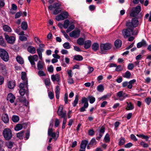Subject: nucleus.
I'll use <instances>...</instances> for the list:
<instances>
[{
  "instance_id": "obj_14",
  "label": "nucleus",
  "mask_w": 151,
  "mask_h": 151,
  "mask_svg": "<svg viewBox=\"0 0 151 151\" xmlns=\"http://www.w3.org/2000/svg\"><path fill=\"white\" fill-rule=\"evenodd\" d=\"M2 120L5 123H7L9 122V116L7 114H3L1 116Z\"/></svg>"
},
{
  "instance_id": "obj_9",
  "label": "nucleus",
  "mask_w": 151,
  "mask_h": 151,
  "mask_svg": "<svg viewBox=\"0 0 151 151\" xmlns=\"http://www.w3.org/2000/svg\"><path fill=\"white\" fill-rule=\"evenodd\" d=\"M116 96L118 98V99L122 101L126 97H128V95L124 93L122 91H119L116 93Z\"/></svg>"
},
{
  "instance_id": "obj_48",
  "label": "nucleus",
  "mask_w": 151,
  "mask_h": 151,
  "mask_svg": "<svg viewBox=\"0 0 151 151\" xmlns=\"http://www.w3.org/2000/svg\"><path fill=\"white\" fill-rule=\"evenodd\" d=\"M115 70L117 71H120L122 70L123 69V67L121 65H117L116 67Z\"/></svg>"
},
{
  "instance_id": "obj_34",
  "label": "nucleus",
  "mask_w": 151,
  "mask_h": 151,
  "mask_svg": "<svg viewBox=\"0 0 151 151\" xmlns=\"http://www.w3.org/2000/svg\"><path fill=\"white\" fill-rule=\"evenodd\" d=\"M84 39L82 38H79L77 41V43L81 45H82L84 44Z\"/></svg>"
},
{
  "instance_id": "obj_46",
  "label": "nucleus",
  "mask_w": 151,
  "mask_h": 151,
  "mask_svg": "<svg viewBox=\"0 0 151 151\" xmlns=\"http://www.w3.org/2000/svg\"><path fill=\"white\" fill-rule=\"evenodd\" d=\"M104 139L106 142H108L110 141V138L109 134H106L104 137Z\"/></svg>"
},
{
  "instance_id": "obj_12",
  "label": "nucleus",
  "mask_w": 151,
  "mask_h": 151,
  "mask_svg": "<svg viewBox=\"0 0 151 151\" xmlns=\"http://www.w3.org/2000/svg\"><path fill=\"white\" fill-rule=\"evenodd\" d=\"M57 113L58 115L59 116H61V117H64L66 116V111H63V107L60 106L58 110Z\"/></svg>"
},
{
  "instance_id": "obj_59",
  "label": "nucleus",
  "mask_w": 151,
  "mask_h": 151,
  "mask_svg": "<svg viewBox=\"0 0 151 151\" xmlns=\"http://www.w3.org/2000/svg\"><path fill=\"white\" fill-rule=\"evenodd\" d=\"M0 69L4 71H6V67L5 65L3 64H0Z\"/></svg>"
},
{
  "instance_id": "obj_56",
  "label": "nucleus",
  "mask_w": 151,
  "mask_h": 151,
  "mask_svg": "<svg viewBox=\"0 0 151 151\" xmlns=\"http://www.w3.org/2000/svg\"><path fill=\"white\" fill-rule=\"evenodd\" d=\"M6 146L9 148L11 149L13 147V143L12 142H9L6 143Z\"/></svg>"
},
{
  "instance_id": "obj_58",
  "label": "nucleus",
  "mask_w": 151,
  "mask_h": 151,
  "mask_svg": "<svg viewBox=\"0 0 151 151\" xmlns=\"http://www.w3.org/2000/svg\"><path fill=\"white\" fill-rule=\"evenodd\" d=\"M22 14V12L21 11L17 12L15 15V18L16 19L19 18Z\"/></svg>"
},
{
  "instance_id": "obj_19",
  "label": "nucleus",
  "mask_w": 151,
  "mask_h": 151,
  "mask_svg": "<svg viewBox=\"0 0 151 151\" xmlns=\"http://www.w3.org/2000/svg\"><path fill=\"white\" fill-rule=\"evenodd\" d=\"M3 29L4 31L8 32H10L12 31L10 27L7 25H4L3 26Z\"/></svg>"
},
{
  "instance_id": "obj_4",
  "label": "nucleus",
  "mask_w": 151,
  "mask_h": 151,
  "mask_svg": "<svg viewBox=\"0 0 151 151\" xmlns=\"http://www.w3.org/2000/svg\"><path fill=\"white\" fill-rule=\"evenodd\" d=\"M0 57L5 62H7L9 60V55L7 52L5 50L0 48Z\"/></svg>"
},
{
  "instance_id": "obj_31",
  "label": "nucleus",
  "mask_w": 151,
  "mask_h": 151,
  "mask_svg": "<svg viewBox=\"0 0 151 151\" xmlns=\"http://www.w3.org/2000/svg\"><path fill=\"white\" fill-rule=\"evenodd\" d=\"M12 121L14 122H18L19 120V117L18 116L13 115L12 118Z\"/></svg>"
},
{
  "instance_id": "obj_13",
  "label": "nucleus",
  "mask_w": 151,
  "mask_h": 151,
  "mask_svg": "<svg viewBox=\"0 0 151 151\" xmlns=\"http://www.w3.org/2000/svg\"><path fill=\"white\" fill-rule=\"evenodd\" d=\"M15 99V97L11 93L8 94L7 98V100L9 101L11 103L14 102Z\"/></svg>"
},
{
  "instance_id": "obj_45",
  "label": "nucleus",
  "mask_w": 151,
  "mask_h": 151,
  "mask_svg": "<svg viewBox=\"0 0 151 151\" xmlns=\"http://www.w3.org/2000/svg\"><path fill=\"white\" fill-rule=\"evenodd\" d=\"M56 19L58 21L60 20H64V18H63V17L62 16V14H59L56 17Z\"/></svg>"
},
{
  "instance_id": "obj_16",
  "label": "nucleus",
  "mask_w": 151,
  "mask_h": 151,
  "mask_svg": "<svg viewBox=\"0 0 151 151\" xmlns=\"http://www.w3.org/2000/svg\"><path fill=\"white\" fill-rule=\"evenodd\" d=\"M51 77L53 81H56L57 82H59L60 80V77L58 74H56L55 75H51Z\"/></svg>"
},
{
  "instance_id": "obj_43",
  "label": "nucleus",
  "mask_w": 151,
  "mask_h": 151,
  "mask_svg": "<svg viewBox=\"0 0 151 151\" xmlns=\"http://www.w3.org/2000/svg\"><path fill=\"white\" fill-rule=\"evenodd\" d=\"M60 14L62 15V16L63 17V18H64V19L68 18L69 16L68 13L66 11L63 12Z\"/></svg>"
},
{
  "instance_id": "obj_22",
  "label": "nucleus",
  "mask_w": 151,
  "mask_h": 151,
  "mask_svg": "<svg viewBox=\"0 0 151 151\" xmlns=\"http://www.w3.org/2000/svg\"><path fill=\"white\" fill-rule=\"evenodd\" d=\"M136 81L135 79L130 81L128 82V85L127 86V88L131 89L132 87V85L135 83Z\"/></svg>"
},
{
  "instance_id": "obj_57",
  "label": "nucleus",
  "mask_w": 151,
  "mask_h": 151,
  "mask_svg": "<svg viewBox=\"0 0 151 151\" xmlns=\"http://www.w3.org/2000/svg\"><path fill=\"white\" fill-rule=\"evenodd\" d=\"M56 9L54 11L53 14L54 15H56L58 14L59 13L61 12V10L60 9V8H55Z\"/></svg>"
},
{
  "instance_id": "obj_44",
  "label": "nucleus",
  "mask_w": 151,
  "mask_h": 151,
  "mask_svg": "<svg viewBox=\"0 0 151 151\" xmlns=\"http://www.w3.org/2000/svg\"><path fill=\"white\" fill-rule=\"evenodd\" d=\"M38 74L40 76H46V74L42 70H39Z\"/></svg>"
},
{
  "instance_id": "obj_27",
  "label": "nucleus",
  "mask_w": 151,
  "mask_h": 151,
  "mask_svg": "<svg viewBox=\"0 0 151 151\" xmlns=\"http://www.w3.org/2000/svg\"><path fill=\"white\" fill-rule=\"evenodd\" d=\"M43 63L40 61H39L37 64V69L39 70H42L44 68V66L43 65Z\"/></svg>"
},
{
  "instance_id": "obj_25",
  "label": "nucleus",
  "mask_w": 151,
  "mask_h": 151,
  "mask_svg": "<svg viewBox=\"0 0 151 151\" xmlns=\"http://www.w3.org/2000/svg\"><path fill=\"white\" fill-rule=\"evenodd\" d=\"M122 76L124 78L129 79L131 76V73L129 71L127 70L124 73L122 74Z\"/></svg>"
},
{
  "instance_id": "obj_62",
  "label": "nucleus",
  "mask_w": 151,
  "mask_h": 151,
  "mask_svg": "<svg viewBox=\"0 0 151 151\" xmlns=\"http://www.w3.org/2000/svg\"><path fill=\"white\" fill-rule=\"evenodd\" d=\"M60 124V122L58 119H56L55 120V126L56 127H58Z\"/></svg>"
},
{
  "instance_id": "obj_42",
  "label": "nucleus",
  "mask_w": 151,
  "mask_h": 151,
  "mask_svg": "<svg viewBox=\"0 0 151 151\" xmlns=\"http://www.w3.org/2000/svg\"><path fill=\"white\" fill-rule=\"evenodd\" d=\"M63 46L65 48L67 49H69L70 48V43L68 42L65 43L63 44Z\"/></svg>"
},
{
  "instance_id": "obj_35",
  "label": "nucleus",
  "mask_w": 151,
  "mask_h": 151,
  "mask_svg": "<svg viewBox=\"0 0 151 151\" xmlns=\"http://www.w3.org/2000/svg\"><path fill=\"white\" fill-rule=\"evenodd\" d=\"M78 95H76L75 96V99L73 103V105L74 107L76 106L78 103Z\"/></svg>"
},
{
  "instance_id": "obj_37",
  "label": "nucleus",
  "mask_w": 151,
  "mask_h": 151,
  "mask_svg": "<svg viewBox=\"0 0 151 151\" xmlns=\"http://www.w3.org/2000/svg\"><path fill=\"white\" fill-rule=\"evenodd\" d=\"M69 21L68 19L65 20L63 25V27L65 29L67 28L69 24Z\"/></svg>"
},
{
  "instance_id": "obj_47",
  "label": "nucleus",
  "mask_w": 151,
  "mask_h": 151,
  "mask_svg": "<svg viewBox=\"0 0 151 151\" xmlns=\"http://www.w3.org/2000/svg\"><path fill=\"white\" fill-rule=\"evenodd\" d=\"M48 95L49 98L50 99H52L54 97V94L53 92H49L48 93Z\"/></svg>"
},
{
  "instance_id": "obj_64",
  "label": "nucleus",
  "mask_w": 151,
  "mask_h": 151,
  "mask_svg": "<svg viewBox=\"0 0 151 151\" xmlns=\"http://www.w3.org/2000/svg\"><path fill=\"white\" fill-rule=\"evenodd\" d=\"M94 131L93 129H89L88 131V133L89 135L92 136L94 134Z\"/></svg>"
},
{
  "instance_id": "obj_53",
  "label": "nucleus",
  "mask_w": 151,
  "mask_h": 151,
  "mask_svg": "<svg viewBox=\"0 0 151 151\" xmlns=\"http://www.w3.org/2000/svg\"><path fill=\"white\" fill-rule=\"evenodd\" d=\"M53 8H60L61 6V4L59 3H55L54 4Z\"/></svg>"
},
{
  "instance_id": "obj_20",
  "label": "nucleus",
  "mask_w": 151,
  "mask_h": 151,
  "mask_svg": "<svg viewBox=\"0 0 151 151\" xmlns=\"http://www.w3.org/2000/svg\"><path fill=\"white\" fill-rule=\"evenodd\" d=\"M84 44V48L86 49H88L91 45V42L90 40H87L85 41Z\"/></svg>"
},
{
  "instance_id": "obj_28",
  "label": "nucleus",
  "mask_w": 151,
  "mask_h": 151,
  "mask_svg": "<svg viewBox=\"0 0 151 151\" xmlns=\"http://www.w3.org/2000/svg\"><path fill=\"white\" fill-rule=\"evenodd\" d=\"M28 27V25L27 23L25 22H22L21 25V28L23 30H26Z\"/></svg>"
},
{
  "instance_id": "obj_17",
  "label": "nucleus",
  "mask_w": 151,
  "mask_h": 151,
  "mask_svg": "<svg viewBox=\"0 0 151 151\" xmlns=\"http://www.w3.org/2000/svg\"><path fill=\"white\" fill-rule=\"evenodd\" d=\"M27 50L29 52L32 54H35L36 52L35 48L32 46H29L27 48Z\"/></svg>"
},
{
  "instance_id": "obj_29",
  "label": "nucleus",
  "mask_w": 151,
  "mask_h": 151,
  "mask_svg": "<svg viewBox=\"0 0 151 151\" xmlns=\"http://www.w3.org/2000/svg\"><path fill=\"white\" fill-rule=\"evenodd\" d=\"M24 133V131H22L17 134V137L20 139H22L23 138V135Z\"/></svg>"
},
{
  "instance_id": "obj_55",
  "label": "nucleus",
  "mask_w": 151,
  "mask_h": 151,
  "mask_svg": "<svg viewBox=\"0 0 151 151\" xmlns=\"http://www.w3.org/2000/svg\"><path fill=\"white\" fill-rule=\"evenodd\" d=\"M20 40L22 41H26L27 40V37L23 36H20L19 37Z\"/></svg>"
},
{
  "instance_id": "obj_54",
  "label": "nucleus",
  "mask_w": 151,
  "mask_h": 151,
  "mask_svg": "<svg viewBox=\"0 0 151 151\" xmlns=\"http://www.w3.org/2000/svg\"><path fill=\"white\" fill-rule=\"evenodd\" d=\"M134 67V65L132 63H129L128 66L127 68L129 70H132Z\"/></svg>"
},
{
  "instance_id": "obj_10",
  "label": "nucleus",
  "mask_w": 151,
  "mask_h": 151,
  "mask_svg": "<svg viewBox=\"0 0 151 151\" xmlns=\"http://www.w3.org/2000/svg\"><path fill=\"white\" fill-rule=\"evenodd\" d=\"M141 10L140 6H136L134 10L131 12L130 16L132 17H135L139 14Z\"/></svg>"
},
{
  "instance_id": "obj_61",
  "label": "nucleus",
  "mask_w": 151,
  "mask_h": 151,
  "mask_svg": "<svg viewBox=\"0 0 151 151\" xmlns=\"http://www.w3.org/2000/svg\"><path fill=\"white\" fill-rule=\"evenodd\" d=\"M47 71L50 72H52L53 71V67L52 65H50L47 68Z\"/></svg>"
},
{
  "instance_id": "obj_41",
  "label": "nucleus",
  "mask_w": 151,
  "mask_h": 151,
  "mask_svg": "<svg viewBox=\"0 0 151 151\" xmlns=\"http://www.w3.org/2000/svg\"><path fill=\"white\" fill-rule=\"evenodd\" d=\"M0 45L3 46H5L6 45L4 38L2 37L1 36H0Z\"/></svg>"
},
{
  "instance_id": "obj_18",
  "label": "nucleus",
  "mask_w": 151,
  "mask_h": 151,
  "mask_svg": "<svg viewBox=\"0 0 151 151\" xmlns=\"http://www.w3.org/2000/svg\"><path fill=\"white\" fill-rule=\"evenodd\" d=\"M122 45V41L118 39L116 40L114 42L115 46L117 48H119L121 47Z\"/></svg>"
},
{
  "instance_id": "obj_6",
  "label": "nucleus",
  "mask_w": 151,
  "mask_h": 151,
  "mask_svg": "<svg viewBox=\"0 0 151 151\" xmlns=\"http://www.w3.org/2000/svg\"><path fill=\"white\" fill-rule=\"evenodd\" d=\"M88 100L87 98L85 97H83L82 98L81 100V102L82 104H84V105L79 109V110L80 112H82L86 111V109L87 108L88 106Z\"/></svg>"
},
{
  "instance_id": "obj_21",
  "label": "nucleus",
  "mask_w": 151,
  "mask_h": 151,
  "mask_svg": "<svg viewBox=\"0 0 151 151\" xmlns=\"http://www.w3.org/2000/svg\"><path fill=\"white\" fill-rule=\"evenodd\" d=\"M88 143V141L87 140H83L81 141L80 145V148H86V145Z\"/></svg>"
},
{
  "instance_id": "obj_11",
  "label": "nucleus",
  "mask_w": 151,
  "mask_h": 151,
  "mask_svg": "<svg viewBox=\"0 0 151 151\" xmlns=\"http://www.w3.org/2000/svg\"><path fill=\"white\" fill-rule=\"evenodd\" d=\"M80 33V31L79 30H74L70 33L69 36L71 37L76 38L79 37Z\"/></svg>"
},
{
  "instance_id": "obj_1",
  "label": "nucleus",
  "mask_w": 151,
  "mask_h": 151,
  "mask_svg": "<svg viewBox=\"0 0 151 151\" xmlns=\"http://www.w3.org/2000/svg\"><path fill=\"white\" fill-rule=\"evenodd\" d=\"M139 24L138 19L134 18L132 19L131 22H127L126 26L127 29H123L122 31V35L124 38L129 37L133 32L134 28L137 26Z\"/></svg>"
},
{
  "instance_id": "obj_7",
  "label": "nucleus",
  "mask_w": 151,
  "mask_h": 151,
  "mask_svg": "<svg viewBox=\"0 0 151 151\" xmlns=\"http://www.w3.org/2000/svg\"><path fill=\"white\" fill-rule=\"evenodd\" d=\"M4 35L5 39L8 43L11 44H13L14 43L15 41V38L14 36H9L6 33H4Z\"/></svg>"
},
{
  "instance_id": "obj_49",
  "label": "nucleus",
  "mask_w": 151,
  "mask_h": 151,
  "mask_svg": "<svg viewBox=\"0 0 151 151\" xmlns=\"http://www.w3.org/2000/svg\"><path fill=\"white\" fill-rule=\"evenodd\" d=\"M96 139L95 138H92L89 144V145H96Z\"/></svg>"
},
{
  "instance_id": "obj_26",
  "label": "nucleus",
  "mask_w": 151,
  "mask_h": 151,
  "mask_svg": "<svg viewBox=\"0 0 151 151\" xmlns=\"http://www.w3.org/2000/svg\"><path fill=\"white\" fill-rule=\"evenodd\" d=\"M15 85V82L13 81H10L9 82L8 84V87L10 89H13Z\"/></svg>"
},
{
  "instance_id": "obj_60",
  "label": "nucleus",
  "mask_w": 151,
  "mask_h": 151,
  "mask_svg": "<svg viewBox=\"0 0 151 151\" xmlns=\"http://www.w3.org/2000/svg\"><path fill=\"white\" fill-rule=\"evenodd\" d=\"M21 78L23 80L27 79L26 78V73L25 72L22 73Z\"/></svg>"
},
{
  "instance_id": "obj_32",
  "label": "nucleus",
  "mask_w": 151,
  "mask_h": 151,
  "mask_svg": "<svg viewBox=\"0 0 151 151\" xmlns=\"http://www.w3.org/2000/svg\"><path fill=\"white\" fill-rule=\"evenodd\" d=\"M17 61L20 64H22L24 63V61L23 58L20 56H17L16 58Z\"/></svg>"
},
{
  "instance_id": "obj_15",
  "label": "nucleus",
  "mask_w": 151,
  "mask_h": 151,
  "mask_svg": "<svg viewBox=\"0 0 151 151\" xmlns=\"http://www.w3.org/2000/svg\"><path fill=\"white\" fill-rule=\"evenodd\" d=\"M147 45L146 42L144 40H142L141 42H138L137 44V47L139 48L142 46L145 47Z\"/></svg>"
},
{
  "instance_id": "obj_63",
  "label": "nucleus",
  "mask_w": 151,
  "mask_h": 151,
  "mask_svg": "<svg viewBox=\"0 0 151 151\" xmlns=\"http://www.w3.org/2000/svg\"><path fill=\"white\" fill-rule=\"evenodd\" d=\"M19 99V101L21 102H23L24 101H25L26 98L24 97H23V96H21L20 97Z\"/></svg>"
},
{
  "instance_id": "obj_24",
  "label": "nucleus",
  "mask_w": 151,
  "mask_h": 151,
  "mask_svg": "<svg viewBox=\"0 0 151 151\" xmlns=\"http://www.w3.org/2000/svg\"><path fill=\"white\" fill-rule=\"evenodd\" d=\"M99 48V45L97 43H94L92 45V48L94 51L98 50Z\"/></svg>"
},
{
  "instance_id": "obj_39",
  "label": "nucleus",
  "mask_w": 151,
  "mask_h": 151,
  "mask_svg": "<svg viewBox=\"0 0 151 151\" xmlns=\"http://www.w3.org/2000/svg\"><path fill=\"white\" fill-rule=\"evenodd\" d=\"M88 99H89L90 103L91 104L93 103L95 101V98L92 96H89Z\"/></svg>"
},
{
  "instance_id": "obj_33",
  "label": "nucleus",
  "mask_w": 151,
  "mask_h": 151,
  "mask_svg": "<svg viewBox=\"0 0 151 151\" xmlns=\"http://www.w3.org/2000/svg\"><path fill=\"white\" fill-rule=\"evenodd\" d=\"M127 107L126 108L127 110H131L134 108V106L131 102H129V103L127 102Z\"/></svg>"
},
{
  "instance_id": "obj_52",
  "label": "nucleus",
  "mask_w": 151,
  "mask_h": 151,
  "mask_svg": "<svg viewBox=\"0 0 151 151\" xmlns=\"http://www.w3.org/2000/svg\"><path fill=\"white\" fill-rule=\"evenodd\" d=\"M44 49L41 48H39L37 49V53L38 55H42V52H43Z\"/></svg>"
},
{
  "instance_id": "obj_36",
  "label": "nucleus",
  "mask_w": 151,
  "mask_h": 151,
  "mask_svg": "<svg viewBox=\"0 0 151 151\" xmlns=\"http://www.w3.org/2000/svg\"><path fill=\"white\" fill-rule=\"evenodd\" d=\"M22 128V124H18L16 125L14 128V129L16 131H19L21 130Z\"/></svg>"
},
{
  "instance_id": "obj_2",
  "label": "nucleus",
  "mask_w": 151,
  "mask_h": 151,
  "mask_svg": "<svg viewBox=\"0 0 151 151\" xmlns=\"http://www.w3.org/2000/svg\"><path fill=\"white\" fill-rule=\"evenodd\" d=\"M59 132L55 133L53 132L52 128H49L48 130L47 134L49 136L51 137H52L49 139V142L50 143L52 139H54L55 141H56L59 137Z\"/></svg>"
},
{
  "instance_id": "obj_40",
  "label": "nucleus",
  "mask_w": 151,
  "mask_h": 151,
  "mask_svg": "<svg viewBox=\"0 0 151 151\" xmlns=\"http://www.w3.org/2000/svg\"><path fill=\"white\" fill-rule=\"evenodd\" d=\"M125 142V139L124 138L121 137L120 139V140L119 143V145L120 146L123 145Z\"/></svg>"
},
{
  "instance_id": "obj_8",
  "label": "nucleus",
  "mask_w": 151,
  "mask_h": 151,
  "mask_svg": "<svg viewBox=\"0 0 151 151\" xmlns=\"http://www.w3.org/2000/svg\"><path fill=\"white\" fill-rule=\"evenodd\" d=\"M28 58L32 66V67L34 66L35 68L36 66L35 61H36L38 60V56L37 55H35L33 56L30 55L28 57Z\"/></svg>"
},
{
  "instance_id": "obj_38",
  "label": "nucleus",
  "mask_w": 151,
  "mask_h": 151,
  "mask_svg": "<svg viewBox=\"0 0 151 151\" xmlns=\"http://www.w3.org/2000/svg\"><path fill=\"white\" fill-rule=\"evenodd\" d=\"M104 87L101 84L99 85L97 87V90L98 91L100 92H102L104 90Z\"/></svg>"
},
{
  "instance_id": "obj_5",
  "label": "nucleus",
  "mask_w": 151,
  "mask_h": 151,
  "mask_svg": "<svg viewBox=\"0 0 151 151\" xmlns=\"http://www.w3.org/2000/svg\"><path fill=\"white\" fill-rule=\"evenodd\" d=\"M111 45L109 43L101 44L100 45V48L102 53H104L107 50H110L111 48Z\"/></svg>"
},
{
  "instance_id": "obj_50",
  "label": "nucleus",
  "mask_w": 151,
  "mask_h": 151,
  "mask_svg": "<svg viewBox=\"0 0 151 151\" xmlns=\"http://www.w3.org/2000/svg\"><path fill=\"white\" fill-rule=\"evenodd\" d=\"M145 101L148 105H149L151 102V98L150 97L146 98L145 99Z\"/></svg>"
},
{
  "instance_id": "obj_51",
  "label": "nucleus",
  "mask_w": 151,
  "mask_h": 151,
  "mask_svg": "<svg viewBox=\"0 0 151 151\" xmlns=\"http://www.w3.org/2000/svg\"><path fill=\"white\" fill-rule=\"evenodd\" d=\"M19 93L21 96H23L25 93V90L24 89H20Z\"/></svg>"
},
{
  "instance_id": "obj_23",
  "label": "nucleus",
  "mask_w": 151,
  "mask_h": 151,
  "mask_svg": "<svg viewBox=\"0 0 151 151\" xmlns=\"http://www.w3.org/2000/svg\"><path fill=\"white\" fill-rule=\"evenodd\" d=\"M60 88L58 86H57L56 87L55 89V93L56 94V97L57 99H58L59 97V94L60 93Z\"/></svg>"
},
{
  "instance_id": "obj_30",
  "label": "nucleus",
  "mask_w": 151,
  "mask_h": 151,
  "mask_svg": "<svg viewBox=\"0 0 151 151\" xmlns=\"http://www.w3.org/2000/svg\"><path fill=\"white\" fill-rule=\"evenodd\" d=\"M83 59V57L80 55H75L74 58V59L77 61H81Z\"/></svg>"
},
{
  "instance_id": "obj_3",
  "label": "nucleus",
  "mask_w": 151,
  "mask_h": 151,
  "mask_svg": "<svg viewBox=\"0 0 151 151\" xmlns=\"http://www.w3.org/2000/svg\"><path fill=\"white\" fill-rule=\"evenodd\" d=\"M3 134L4 138L6 140H9L11 139L13 136L12 131L9 128L4 129L3 131Z\"/></svg>"
}]
</instances>
